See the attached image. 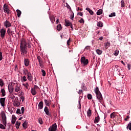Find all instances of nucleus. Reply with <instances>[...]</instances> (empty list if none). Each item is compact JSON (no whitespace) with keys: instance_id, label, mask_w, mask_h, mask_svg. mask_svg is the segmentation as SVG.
Wrapping results in <instances>:
<instances>
[{"instance_id":"nucleus-1","label":"nucleus","mask_w":131,"mask_h":131,"mask_svg":"<svg viewBox=\"0 0 131 131\" xmlns=\"http://www.w3.org/2000/svg\"><path fill=\"white\" fill-rule=\"evenodd\" d=\"M27 48L30 49V48H31V45L29 44V41L27 42L25 39H23L20 46V52L22 56H25L28 53Z\"/></svg>"},{"instance_id":"nucleus-2","label":"nucleus","mask_w":131,"mask_h":131,"mask_svg":"<svg viewBox=\"0 0 131 131\" xmlns=\"http://www.w3.org/2000/svg\"><path fill=\"white\" fill-rule=\"evenodd\" d=\"M1 117L2 118V123H0V128L1 129H6V127L7 126V116L5 112H3L1 114Z\"/></svg>"},{"instance_id":"nucleus-3","label":"nucleus","mask_w":131,"mask_h":131,"mask_svg":"<svg viewBox=\"0 0 131 131\" xmlns=\"http://www.w3.org/2000/svg\"><path fill=\"white\" fill-rule=\"evenodd\" d=\"M94 92L96 95L97 100L100 102V103H102V102H103V96H102V94H101V92H100L98 86H96L94 89Z\"/></svg>"},{"instance_id":"nucleus-4","label":"nucleus","mask_w":131,"mask_h":131,"mask_svg":"<svg viewBox=\"0 0 131 131\" xmlns=\"http://www.w3.org/2000/svg\"><path fill=\"white\" fill-rule=\"evenodd\" d=\"M15 31H16V27L15 26H12L10 28L8 29L7 33L8 35H11L12 36H14Z\"/></svg>"},{"instance_id":"nucleus-5","label":"nucleus","mask_w":131,"mask_h":131,"mask_svg":"<svg viewBox=\"0 0 131 131\" xmlns=\"http://www.w3.org/2000/svg\"><path fill=\"white\" fill-rule=\"evenodd\" d=\"M81 64H83L84 66H85L86 65H88V64H89V59H86L85 57L83 56L81 58Z\"/></svg>"},{"instance_id":"nucleus-6","label":"nucleus","mask_w":131,"mask_h":131,"mask_svg":"<svg viewBox=\"0 0 131 131\" xmlns=\"http://www.w3.org/2000/svg\"><path fill=\"white\" fill-rule=\"evenodd\" d=\"M15 88V92L18 93L21 91V85L19 83H14Z\"/></svg>"},{"instance_id":"nucleus-7","label":"nucleus","mask_w":131,"mask_h":131,"mask_svg":"<svg viewBox=\"0 0 131 131\" xmlns=\"http://www.w3.org/2000/svg\"><path fill=\"white\" fill-rule=\"evenodd\" d=\"M13 105L15 107H19V106H20V102H19V99L18 97H15L13 101Z\"/></svg>"},{"instance_id":"nucleus-8","label":"nucleus","mask_w":131,"mask_h":131,"mask_svg":"<svg viewBox=\"0 0 131 131\" xmlns=\"http://www.w3.org/2000/svg\"><path fill=\"white\" fill-rule=\"evenodd\" d=\"M48 130L49 131L57 130V124L55 123L54 124H52V125L49 128Z\"/></svg>"},{"instance_id":"nucleus-9","label":"nucleus","mask_w":131,"mask_h":131,"mask_svg":"<svg viewBox=\"0 0 131 131\" xmlns=\"http://www.w3.org/2000/svg\"><path fill=\"white\" fill-rule=\"evenodd\" d=\"M8 90L10 94H12V93L14 92V85H13V83H9L8 84Z\"/></svg>"},{"instance_id":"nucleus-10","label":"nucleus","mask_w":131,"mask_h":131,"mask_svg":"<svg viewBox=\"0 0 131 131\" xmlns=\"http://www.w3.org/2000/svg\"><path fill=\"white\" fill-rule=\"evenodd\" d=\"M0 104L2 107H5L6 104V97L0 98Z\"/></svg>"},{"instance_id":"nucleus-11","label":"nucleus","mask_w":131,"mask_h":131,"mask_svg":"<svg viewBox=\"0 0 131 131\" xmlns=\"http://www.w3.org/2000/svg\"><path fill=\"white\" fill-rule=\"evenodd\" d=\"M0 35L2 38H5V36L6 35V29H2L0 30Z\"/></svg>"},{"instance_id":"nucleus-12","label":"nucleus","mask_w":131,"mask_h":131,"mask_svg":"<svg viewBox=\"0 0 131 131\" xmlns=\"http://www.w3.org/2000/svg\"><path fill=\"white\" fill-rule=\"evenodd\" d=\"M4 13H6L7 15H10V10L8 8V6L6 4L4 5Z\"/></svg>"},{"instance_id":"nucleus-13","label":"nucleus","mask_w":131,"mask_h":131,"mask_svg":"<svg viewBox=\"0 0 131 131\" xmlns=\"http://www.w3.org/2000/svg\"><path fill=\"white\" fill-rule=\"evenodd\" d=\"M45 104L46 105V106H48V107L49 106H51V104H52V100L49 99L48 100L47 99L44 100Z\"/></svg>"},{"instance_id":"nucleus-14","label":"nucleus","mask_w":131,"mask_h":131,"mask_svg":"<svg viewBox=\"0 0 131 131\" xmlns=\"http://www.w3.org/2000/svg\"><path fill=\"white\" fill-rule=\"evenodd\" d=\"M100 116H99V114H97V116L95 117L94 123L97 124L98 123V122L100 121Z\"/></svg>"},{"instance_id":"nucleus-15","label":"nucleus","mask_w":131,"mask_h":131,"mask_svg":"<svg viewBox=\"0 0 131 131\" xmlns=\"http://www.w3.org/2000/svg\"><path fill=\"white\" fill-rule=\"evenodd\" d=\"M27 77L28 80H29V81H32V79H33V78H32V76L31 75V73H28L27 74Z\"/></svg>"},{"instance_id":"nucleus-16","label":"nucleus","mask_w":131,"mask_h":131,"mask_svg":"<svg viewBox=\"0 0 131 131\" xmlns=\"http://www.w3.org/2000/svg\"><path fill=\"white\" fill-rule=\"evenodd\" d=\"M4 26H5V27H6V28H8L9 27H11V23L9 22V21L6 20V21H5L4 23Z\"/></svg>"},{"instance_id":"nucleus-17","label":"nucleus","mask_w":131,"mask_h":131,"mask_svg":"<svg viewBox=\"0 0 131 131\" xmlns=\"http://www.w3.org/2000/svg\"><path fill=\"white\" fill-rule=\"evenodd\" d=\"M29 59H27V58H25L24 59V64L25 66H26V67H28V66H29Z\"/></svg>"},{"instance_id":"nucleus-18","label":"nucleus","mask_w":131,"mask_h":131,"mask_svg":"<svg viewBox=\"0 0 131 131\" xmlns=\"http://www.w3.org/2000/svg\"><path fill=\"white\" fill-rule=\"evenodd\" d=\"M44 112L46 113V115H50V111H49V108L46 106L44 108Z\"/></svg>"},{"instance_id":"nucleus-19","label":"nucleus","mask_w":131,"mask_h":131,"mask_svg":"<svg viewBox=\"0 0 131 131\" xmlns=\"http://www.w3.org/2000/svg\"><path fill=\"white\" fill-rule=\"evenodd\" d=\"M31 93L33 96H35L37 93L36 92V90L35 89L32 88L31 89Z\"/></svg>"},{"instance_id":"nucleus-20","label":"nucleus","mask_w":131,"mask_h":131,"mask_svg":"<svg viewBox=\"0 0 131 131\" xmlns=\"http://www.w3.org/2000/svg\"><path fill=\"white\" fill-rule=\"evenodd\" d=\"M1 96L2 97H5V96H6V90H5L4 89H1Z\"/></svg>"},{"instance_id":"nucleus-21","label":"nucleus","mask_w":131,"mask_h":131,"mask_svg":"<svg viewBox=\"0 0 131 131\" xmlns=\"http://www.w3.org/2000/svg\"><path fill=\"white\" fill-rule=\"evenodd\" d=\"M38 107H39V109H42V108H43V102H42V101H40L39 104H38Z\"/></svg>"},{"instance_id":"nucleus-22","label":"nucleus","mask_w":131,"mask_h":131,"mask_svg":"<svg viewBox=\"0 0 131 131\" xmlns=\"http://www.w3.org/2000/svg\"><path fill=\"white\" fill-rule=\"evenodd\" d=\"M85 10H86L91 15H94V11H93L90 8L87 7Z\"/></svg>"},{"instance_id":"nucleus-23","label":"nucleus","mask_w":131,"mask_h":131,"mask_svg":"<svg viewBox=\"0 0 131 131\" xmlns=\"http://www.w3.org/2000/svg\"><path fill=\"white\" fill-rule=\"evenodd\" d=\"M65 23H66L65 26L67 27L70 26V25H71V24H72V23H71L70 21H69V20L67 19H65Z\"/></svg>"},{"instance_id":"nucleus-24","label":"nucleus","mask_w":131,"mask_h":131,"mask_svg":"<svg viewBox=\"0 0 131 131\" xmlns=\"http://www.w3.org/2000/svg\"><path fill=\"white\" fill-rule=\"evenodd\" d=\"M117 116V114L115 112H113L111 114V118L113 119V118H115V117Z\"/></svg>"},{"instance_id":"nucleus-25","label":"nucleus","mask_w":131,"mask_h":131,"mask_svg":"<svg viewBox=\"0 0 131 131\" xmlns=\"http://www.w3.org/2000/svg\"><path fill=\"white\" fill-rule=\"evenodd\" d=\"M87 116L88 117H91V116H92V110L90 108L87 111Z\"/></svg>"},{"instance_id":"nucleus-26","label":"nucleus","mask_w":131,"mask_h":131,"mask_svg":"<svg viewBox=\"0 0 131 131\" xmlns=\"http://www.w3.org/2000/svg\"><path fill=\"white\" fill-rule=\"evenodd\" d=\"M50 21L54 23L55 21V16L54 15H52L50 16Z\"/></svg>"},{"instance_id":"nucleus-27","label":"nucleus","mask_w":131,"mask_h":131,"mask_svg":"<svg viewBox=\"0 0 131 131\" xmlns=\"http://www.w3.org/2000/svg\"><path fill=\"white\" fill-rule=\"evenodd\" d=\"M16 13H17V16L19 18L20 16H21V14H22V12H21V11H20V10L17 9L16 10Z\"/></svg>"},{"instance_id":"nucleus-28","label":"nucleus","mask_w":131,"mask_h":131,"mask_svg":"<svg viewBox=\"0 0 131 131\" xmlns=\"http://www.w3.org/2000/svg\"><path fill=\"white\" fill-rule=\"evenodd\" d=\"M97 25L98 27H103V26H104V24H103L102 21H99L97 23Z\"/></svg>"},{"instance_id":"nucleus-29","label":"nucleus","mask_w":131,"mask_h":131,"mask_svg":"<svg viewBox=\"0 0 131 131\" xmlns=\"http://www.w3.org/2000/svg\"><path fill=\"white\" fill-rule=\"evenodd\" d=\"M57 30H58V31H61V30H62V26L61 25V24H59L57 25Z\"/></svg>"},{"instance_id":"nucleus-30","label":"nucleus","mask_w":131,"mask_h":131,"mask_svg":"<svg viewBox=\"0 0 131 131\" xmlns=\"http://www.w3.org/2000/svg\"><path fill=\"white\" fill-rule=\"evenodd\" d=\"M28 124V123L26 121H25L24 123H23V127H24V128H27V124Z\"/></svg>"},{"instance_id":"nucleus-31","label":"nucleus","mask_w":131,"mask_h":131,"mask_svg":"<svg viewBox=\"0 0 131 131\" xmlns=\"http://www.w3.org/2000/svg\"><path fill=\"white\" fill-rule=\"evenodd\" d=\"M38 121L39 124H43V121H42V118H41V117L38 118Z\"/></svg>"},{"instance_id":"nucleus-32","label":"nucleus","mask_w":131,"mask_h":131,"mask_svg":"<svg viewBox=\"0 0 131 131\" xmlns=\"http://www.w3.org/2000/svg\"><path fill=\"white\" fill-rule=\"evenodd\" d=\"M4 85H5V83L4 82V81L2 79H0V86L1 88H3Z\"/></svg>"},{"instance_id":"nucleus-33","label":"nucleus","mask_w":131,"mask_h":131,"mask_svg":"<svg viewBox=\"0 0 131 131\" xmlns=\"http://www.w3.org/2000/svg\"><path fill=\"white\" fill-rule=\"evenodd\" d=\"M96 53L98 55H102V53H103V51H102V50H101L97 49Z\"/></svg>"},{"instance_id":"nucleus-34","label":"nucleus","mask_w":131,"mask_h":131,"mask_svg":"<svg viewBox=\"0 0 131 131\" xmlns=\"http://www.w3.org/2000/svg\"><path fill=\"white\" fill-rule=\"evenodd\" d=\"M102 13H103V10L102 9H99L98 10L97 12V15H102Z\"/></svg>"},{"instance_id":"nucleus-35","label":"nucleus","mask_w":131,"mask_h":131,"mask_svg":"<svg viewBox=\"0 0 131 131\" xmlns=\"http://www.w3.org/2000/svg\"><path fill=\"white\" fill-rule=\"evenodd\" d=\"M126 128H127V129H129V130H131V122H130L128 124V125H127V126L126 127Z\"/></svg>"},{"instance_id":"nucleus-36","label":"nucleus","mask_w":131,"mask_h":131,"mask_svg":"<svg viewBox=\"0 0 131 131\" xmlns=\"http://www.w3.org/2000/svg\"><path fill=\"white\" fill-rule=\"evenodd\" d=\"M119 54V51L118 50H116L114 52V56H118Z\"/></svg>"},{"instance_id":"nucleus-37","label":"nucleus","mask_w":131,"mask_h":131,"mask_svg":"<svg viewBox=\"0 0 131 131\" xmlns=\"http://www.w3.org/2000/svg\"><path fill=\"white\" fill-rule=\"evenodd\" d=\"M105 47L106 49H108L110 47V42H107L105 44Z\"/></svg>"},{"instance_id":"nucleus-38","label":"nucleus","mask_w":131,"mask_h":131,"mask_svg":"<svg viewBox=\"0 0 131 131\" xmlns=\"http://www.w3.org/2000/svg\"><path fill=\"white\" fill-rule=\"evenodd\" d=\"M37 59L39 63H40L41 62H42V60H41V57L40 56H38L37 57Z\"/></svg>"},{"instance_id":"nucleus-39","label":"nucleus","mask_w":131,"mask_h":131,"mask_svg":"<svg viewBox=\"0 0 131 131\" xmlns=\"http://www.w3.org/2000/svg\"><path fill=\"white\" fill-rule=\"evenodd\" d=\"M9 98L10 99H11V100H14V99H15L16 98H15V95H13V94H10L9 95Z\"/></svg>"},{"instance_id":"nucleus-40","label":"nucleus","mask_w":131,"mask_h":131,"mask_svg":"<svg viewBox=\"0 0 131 131\" xmlns=\"http://www.w3.org/2000/svg\"><path fill=\"white\" fill-rule=\"evenodd\" d=\"M115 16H116L115 12H113V13H111V14H110L108 15V17H115Z\"/></svg>"},{"instance_id":"nucleus-41","label":"nucleus","mask_w":131,"mask_h":131,"mask_svg":"<svg viewBox=\"0 0 131 131\" xmlns=\"http://www.w3.org/2000/svg\"><path fill=\"white\" fill-rule=\"evenodd\" d=\"M80 102H81V100L80 99H79L78 101L79 104L78 105V109H81V104L80 103Z\"/></svg>"},{"instance_id":"nucleus-42","label":"nucleus","mask_w":131,"mask_h":131,"mask_svg":"<svg viewBox=\"0 0 131 131\" xmlns=\"http://www.w3.org/2000/svg\"><path fill=\"white\" fill-rule=\"evenodd\" d=\"M20 102L21 101L22 102H24V101L25 100V97H24V96H22L20 97V99H19Z\"/></svg>"},{"instance_id":"nucleus-43","label":"nucleus","mask_w":131,"mask_h":131,"mask_svg":"<svg viewBox=\"0 0 131 131\" xmlns=\"http://www.w3.org/2000/svg\"><path fill=\"white\" fill-rule=\"evenodd\" d=\"M23 73L25 74V75H26V74H27V73H29V72H28V70L26 69H24L23 70Z\"/></svg>"},{"instance_id":"nucleus-44","label":"nucleus","mask_w":131,"mask_h":131,"mask_svg":"<svg viewBox=\"0 0 131 131\" xmlns=\"http://www.w3.org/2000/svg\"><path fill=\"white\" fill-rule=\"evenodd\" d=\"M87 97L89 100H92V99L93 98V96L90 94L88 95Z\"/></svg>"},{"instance_id":"nucleus-45","label":"nucleus","mask_w":131,"mask_h":131,"mask_svg":"<svg viewBox=\"0 0 131 131\" xmlns=\"http://www.w3.org/2000/svg\"><path fill=\"white\" fill-rule=\"evenodd\" d=\"M121 8H123L124 7V1H123V0H122L121 2Z\"/></svg>"},{"instance_id":"nucleus-46","label":"nucleus","mask_w":131,"mask_h":131,"mask_svg":"<svg viewBox=\"0 0 131 131\" xmlns=\"http://www.w3.org/2000/svg\"><path fill=\"white\" fill-rule=\"evenodd\" d=\"M11 122H12V124H15V123H16V119L12 118Z\"/></svg>"},{"instance_id":"nucleus-47","label":"nucleus","mask_w":131,"mask_h":131,"mask_svg":"<svg viewBox=\"0 0 131 131\" xmlns=\"http://www.w3.org/2000/svg\"><path fill=\"white\" fill-rule=\"evenodd\" d=\"M41 72H42V76H46V71L44 70H41Z\"/></svg>"},{"instance_id":"nucleus-48","label":"nucleus","mask_w":131,"mask_h":131,"mask_svg":"<svg viewBox=\"0 0 131 131\" xmlns=\"http://www.w3.org/2000/svg\"><path fill=\"white\" fill-rule=\"evenodd\" d=\"M70 18L71 20H73V18H74V13H73L72 14H71Z\"/></svg>"},{"instance_id":"nucleus-49","label":"nucleus","mask_w":131,"mask_h":131,"mask_svg":"<svg viewBox=\"0 0 131 131\" xmlns=\"http://www.w3.org/2000/svg\"><path fill=\"white\" fill-rule=\"evenodd\" d=\"M70 38H69V39L68 40L67 43V46H70V43L71 42V40H70Z\"/></svg>"},{"instance_id":"nucleus-50","label":"nucleus","mask_w":131,"mask_h":131,"mask_svg":"<svg viewBox=\"0 0 131 131\" xmlns=\"http://www.w3.org/2000/svg\"><path fill=\"white\" fill-rule=\"evenodd\" d=\"M16 113L17 114H21V110H20V108H18L16 111Z\"/></svg>"},{"instance_id":"nucleus-51","label":"nucleus","mask_w":131,"mask_h":131,"mask_svg":"<svg viewBox=\"0 0 131 131\" xmlns=\"http://www.w3.org/2000/svg\"><path fill=\"white\" fill-rule=\"evenodd\" d=\"M22 80L23 81H27V78H26V76H24V77H23Z\"/></svg>"},{"instance_id":"nucleus-52","label":"nucleus","mask_w":131,"mask_h":131,"mask_svg":"<svg viewBox=\"0 0 131 131\" xmlns=\"http://www.w3.org/2000/svg\"><path fill=\"white\" fill-rule=\"evenodd\" d=\"M79 22L80 23L83 24L84 23V20L83 19V18H81L80 20L79 21Z\"/></svg>"},{"instance_id":"nucleus-53","label":"nucleus","mask_w":131,"mask_h":131,"mask_svg":"<svg viewBox=\"0 0 131 131\" xmlns=\"http://www.w3.org/2000/svg\"><path fill=\"white\" fill-rule=\"evenodd\" d=\"M39 64L40 68H43V64H42V61H41V62H39Z\"/></svg>"},{"instance_id":"nucleus-54","label":"nucleus","mask_w":131,"mask_h":131,"mask_svg":"<svg viewBox=\"0 0 131 131\" xmlns=\"http://www.w3.org/2000/svg\"><path fill=\"white\" fill-rule=\"evenodd\" d=\"M33 89H34L36 91V90H39V88L37 86V85H34V88H32Z\"/></svg>"},{"instance_id":"nucleus-55","label":"nucleus","mask_w":131,"mask_h":131,"mask_svg":"<svg viewBox=\"0 0 131 131\" xmlns=\"http://www.w3.org/2000/svg\"><path fill=\"white\" fill-rule=\"evenodd\" d=\"M2 60H3V53L0 52V61H2Z\"/></svg>"},{"instance_id":"nucleus-56","label":"nucleus","mask_w":131,"mask_h":131,"mask_svg":"<svg viewBox=\"0 0 131 131\" xmlns=\"http://www.w3.org/2000/svg\"><path fill=\"white\" fill-rule=\"evenodd\" d=\"M20 124H21V122L17 121L16 122L15 125H16L17 126H19V125H20Z\"/></svg>"},{"instance_id":"nucleus-57","label":"nucleus","mask_w":131,"mask_h":131,"mask_svg":"<svg viewBox=\"0 0 131 131\" xmlns=\"http://www.w3.org/2000/svg\"><path fill=\"white\" fill-rule=\"evenodd\" d=\"M129 119V117L128 116H127L124 119V120L125 121H127Z\"/></svg>"},{"instance_id":"nucleus-58","label":"nucleus","mask_w":131,"mask_h":131,"mask_svg":"<svg viewBox=\"0 0 131 131\" xmlns=\"http://www.w3.org/2000/svg\"><path fill=\"white\" fill-rule=\"evenodd\" d=\"M78 94H79V95L82 94V90H79L78 91Z\"/></svg>"},{"instance_id":"nucleus-59","label":"nucleus","mask_w":131,"mask_h":131,"mask_svg":"<svg viewBox=\"0 0 131 131\" xmlns=\"http://www.w3.org/2000/svg\"><path fill=\"white\" fill-rule=\"evenodd\" d=\"M66 5L67 9H71V7H70V6H69L68 3H66Z\"/></svg>"},{"instance_id":"nucleus-60","label":"nucleus","mask_w":131,"mask_h":131,"mask_svg":"<svg viewBox=\"0 0 131 131\" xmlns=\"http://www.w3.org/2000/svg\"><path fill=\"white\" fill-rule=\"evenodd\" d=\"M130 67H131L130 64L128 63L127 64V68H128V70H130Z\"/></svg>"},{"instance_id":"nucleus-61","label":"nucleus","mask_w":131,"mask_h":131,"mask_svg":"<svg viewBox=\"0 0 131 131\" xmlns=\"http://www.w3.org/2000/svg\"><path fill=\"white\" fill-rule=\"evenodd\" d=\"M21 113H24V107H22L21 108Z\"/></svg>"},{"instance_id":"nucleus-62","label":"nucleus","mask_w":131,"mask_h":131,"mask_svg":"<svg viewBox=\"0 0 131 131\" xmlns=\"http://www.w3.org/2000/svg\"><path fill=\"white\" fill-rule=\"evenodd\" d=\"M90 49H91V47L90 46H86L85 48V50H90Z\"/></svg>"},{"instance_id":"nucleus-63","label":"nucleus","mask_w":131,"mask_h":131,"mask_svg":"<svg viewBox=\"0 0 131 131\" xmlns=\"http://www.w3.org/2000/svg\"><path fill=\"white\" fill-rule=\"evenodd\" d=\"M78 14L79 15V16H81V17L83 16V13H82V12L78 13Z\"/></svg>"},{"instance_id":"nucleus-64","label":"nucleus","mask_w":131,"mask_h":131,"mask_svg":"<svg viewBox=\"0 0 131 131\" xmlns=\"http://www.w3.org/2000/svg\"><path fill=\"white\" fill-rule=\"evenodd\" d=\"M70 26L72 30H73V26L72 25V24H71V25L70 26Z\"/></svg>"}]
</instances>
